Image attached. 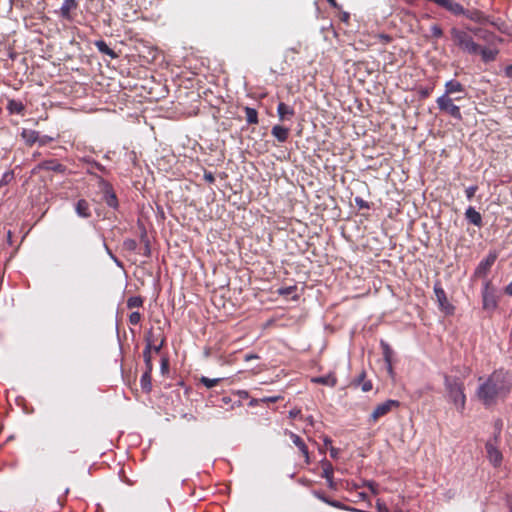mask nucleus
Here are the masks:
<instances>
[{"label":"nucleus","mask_w":512,"mask_h":512,"mask_svg":"<svg viewBox=\"0 0 512 512\" xmlns=\"http://www.w3.org/2000/svg\"><path fill=\"white\" fill-rule=\"evenodd\" d=\"M53 139L50 137V136H42L40 137L39 136V140L37 141L39 143L40 146H44L46 144H48L49 142H51Z\"/></svg>","instance_id":"nucleus-49"},{"label":"nucleus","mask_w":512,"mask_h":512,"mask_svg":"<svg viewBox=\"0 0 512 512\" xmlns=\"http://www.w3.org/2000/svg\"><path fill=\"white\" fill-rule=\"evenodd\" d=\"M99 187L103 193V200L107 206L113 209H117L119 202L112 185L102 177H99Z\"/></svg>","instance_id":"nucleus-6"},{"label":"nucleus","mask_w":512,"mask_h":512,"mask_svg":"<svg viewBox=\"0 0 512 512\" xmlns=\"http://www.w3.org/2000/svg\"><path fill=\"white\" fill-rule=\"evenodd\" d=\"M377 507H378L379 511H382V504L381 503L378 502L377 503Z\"/></svg>","instance_id":"nucleus-63"},{"label":"nucleus","mask_w":512,"mask_h":512,"mask_svg":"<svg viewBox=\"0 0 512 512\" xmlns=\"http://www.w3.org/2000/svg\"><path fill=\"white\" fill-rule=\"evenodd\" d=\"M355 203L359 209H369L370 205L367 201L362 199L361 197H355Z\"/></svg>","instance_id":"nucleus-41"},{"label":"nucleus","mask_w":512,"mask_h":512,"mask_svg":"<svg viewBox=\"0 0 512 512\" xmlns=\"http://www.w3.org/2000/svg\"><path fill=\"white\" fill-rule=\"evenodd\" d=\"M509 512H512V497L511 500L509 501Z\"/></svg>","instance_id":"nucleus-62"},{"label":"nucleus","mask_w":512,"mask_h":512,"mask_svg":"<svg viewBox=\"0 0 512 512\" xmlns=\"http://www.w3.org/2000/svg\"><path fill=\"white\" fill-rule=\"evenodd\" d=\"M378 38H379L380 42L383 44H388L392 41V37L388 34H379Z\"/></svg>","instance_id":"nucleus-46"},{"label":"nucleus","mask_w":512,"mask_h":512,"mask_svg":"<svg viewBox=\"0 0 512 512\" xmlns=\"http://www.w3.org/2000/svg\"><path fill=\"white\" fill-rule=\"evenodd\" d=\"M380 345H381V348H382V353H383V357H384L385 362L388 363L389 366H391L393 350L391 349L389 344H387L384 341H381Z\"/></svg>","instance_id":"nucleus-31"},{"label":"nucleus","mask_w":512,"mask_h":512,"mask_svg":"<svg viewBox=\"0 0 512 512\" xmlns=\"http://www.w3.org/2000/svg\"><path fill=\"white\" fill-rule=\"evenodd\" d=\"M468 29L478 40H483L486 43L491 44L496 39V35L486 29L470 26H468Z\"/></svg>","instance_id":"nucleus-13"},{"label":"nucleus","mask_w":512,"mask_h":512,"mask_svg":"<svg viewBox=\"0 0 512 512\" xmlns=\"http://www.w3.org/2000/svg\"><path fill=\"white\" fill-rule=\"evenodd\" d=\"M141 240L145 243V251H144V255L149 257L150 256V253H151V250H150V245H149V241L147 239V235H146V232H143L142 235H141Z\"/></svg>","instance_id":"nucleus-42"},{"label":"nucleus","mask_w":512,"mask_h":512,"mask_svg":"<svg viewBox=\"0 0 512 512\" xmlns=\"http://www.w3.org/2000/svg\"><path fill=\"white\" fill-rule=\"evenodd\" d=\"M152 371L145 370L140 379V385L144 392L149 393L152 389Z\"/></svg>","instance_id":"nucleus-26"},{"label":"nucleus","mask_w":512,"mask_h":512,"mask_svg":"<svg viewBox=\"0 0 512 512\" xmlns=\"http://www.w3.org/2000/svg\"><path fill=\"white\" fill-rule=\"evenodd\" d=\"M94 45L104 55L109 56L111 59H116L118 57V54L112 50L104 40H96L94 42Z\"/></svg>","instance_id":"nucleus-25"},{"label":"nucleus","mask_w":512,"mask_h":512,"mask_svg":"<svg viewBox=\"0 0 512 512\" xmlns=\"http://www.w3.org/2000/svg\"><path fill=\"white\" fill-rule=\"evenodd\" d=\"M487 458L494 467H499L502 463L501 451L491 442H487L485 445Z\"/></svg>","instance_id":"nucleus-11"},{"label":"nucleus","mask_w":512,"mask_h":512,"mask_svg":"<svg viewBox=\"0 0 512 512\" xmlns=\"http://www.w3.org/2000/svg\"><path fill=\"white\" fill-rule=\"evenodd\" d=\"M477 190H478L477 185L469 186L468 188H466L465 194H466L467 199L471 200L475 196Z\"/></svg>","instance_id":"nucleus-40"},{"label":"nucleus","mask_w":512,"mask_h":512,"mask_svg":"<svg viewBox=\"0 0 512 512\" xmlns=\"http://www.w3.org/2000/svg\"><path fill=\"white\" fill-rule=\"evenodd\" d=\"M123 246L127 250L135 251L138 244H137L136 240H134V239H125L123 242Z\"/></svg>","instance_id":"nucleus-39"},{"label":"nucleus","mask_w":512,"mask_h":512,"mask_svg":"<svg viewBox=\"0 0 512 512\" xmlns=\"http://www.w3.org/2000/svg\"><path fill=\"white\" fill-rule=\"evenodd\" d=\"M504 74L507 78L512 79V64L505 67Z\"/></svg>","instance_id":"nucleus-54"},{"label":"nucleus","mask_w":512,"mask_h":512,"mask_svg":"<svg viewBox=\"0 0 512 512\" xmlns=\"http://www.w3.org/2000/svg\"><path fill=\"white\" fill-rule=\"evenodd\" d=\"M497 257L498 255L496 252H490L485 259L480 261L475 269L474 275L476 277H485L497 260Z\"/></svg>","instance_id":"nucleus-9"},{"label":"nucleus","mask_w":512,"mask_h":512,"mask_svg":"<svg viewBox=\"0 0 512 512\" xmlns=\"http://www.w3.org/2000/svg\"><path fill=\"white\" fill-rule=\"evenodd\" d=\"M92 166L102 173H107V169L102 164H100L98 162H93Z\"/></svg>","instance_id":"nucleus-53"},{"label":"nucleus","mask_w":512,"mask_h":512,"mask_svg":"<svg viewBox=\"0 0 512 512\" xmlns=\"http://www.w3.org/2000/svg\"><path fill=\"white\" fill-rule=\"evenodd\" d=\"M356 385H361V390L363 392H369L373 388L372 382L370 380H366L365 371H362L357 377Z\"/></svg>","instance_id":"nucleus-27"},{"label":"nucleus","mask_w":512,"mask_h":512,"mask_svg":"<svg viewBox=\"0 0 512 512\" xmlns=\"http://www.w3.org/2000/svg\"><path fill=\"white\" fill-rule=\"evenodd\" d=\"M161 369H162V372H164L165 370H168V360L166 358H163L161 361Z\"/></svg>","instance_id":"nucleus-56"},{"label":"nucleus","mask_w":512,"mask_h":512,"mask_svg":"<svg viewBox=\"0 0 512 512\" xmlns=\"http://www.w3.org/2000/svg\"><path fill=\"white\" fill-rule=\"evenodd\" d=\"M322 468H323L322 477L323 478H332L333 473H334L332 464L328 461H325L322 463Z\"/></svg>","instance_id":"nucleus-33"},{"label":"nucleus","mask_w":512,"mask_h":512,"mask_svg":"<svg viewBox=\"0 0 512 512\" xmlns=\"http://www.w3.org/2000/svg\"><path fill=\"white\" fill-rule=\"evenodd\" d=\"M399 405V401L392 399L378 404L370 415L371 421L374 423L377 422L381 417H384L390 413L394 408H398Z\"/></svg>","instance_id":"nucleus-7"},{"label":"nucleus","mask_w":512,"mask_h":512,"mask_svg":"<svg viewBox=\"0 0 512 512\" xmlns=\"http://www.w3.org/2000/svg\"><path fill=\"white\" fill-rule=\"evenodd\" d=\"M289 437H290L291 441L293 442V444L299 449L300 453L303 455V457L305 459V463L307 465H309L311 463V460H310L308 447H307L306 443L304 442V440L299 435H297L291 431L289 432Z\"/></svg>","instance_id":"nucleus-12"},{"label":"nucleus","mask_w":512,"mask_h":512,"mask_svg":"<svg viewBox=\"0 0 512 512\" xmlns=\"http://www.w3.org/2000/svg\"><path fill=\"white\" fill-rule=\"evenodd\" d=\"M444 386L449 400L455 408L463 412L466 404V395L464 393V384L456 377L444 376Z\"/></svg>","instance_id":"nucleus-2"},{"label":"nucleus","mask_w":512,"mask_h":512,"mask_svg":"<svg viewBox=\"0 0 512 512\" xmlns=\"http://www.w3.org/2000/svg\"><path fill=\"white\" fill-rule=\"evenodd\" d=\"M477 55L481 56V59L485 63L492 62L496 60L497 55L499 54V50L497 48H491L486 46H481L478 44Z\"/></svg>","instance_id":"nucleus-14"},{"label":"nucleus","mask_w":512,"mask_h":512,"mask_svg":"<svg viewBox=\"0 0 512 512\" xmlns=\"http://www.w3.org/2000/svg\"><path fill=\"white\" fill-rule=\"evenodd\" d=\"M328 505L334 507V508H338V509H348L345 505H343L341 502L339 501H336V500H331L328 502Z\"/></svg>","instance_id":"nucleus-47"},{"label":"nucleus","mask_w":512,"mask_h":512,"mask_svg":"<svg viewBox=\"0 0 512 512\" xmlns=\"http://www.w3.org/2000/svg\"><path fill=\"white\" fill-rule=\"evenodd\" d=\"M329 452H330L331 458H333V459H337L338 458V455H339V449L338 448L330 447L329 448Z\"/></svg>","instance_id":"nucleus-52"},{"label":"nucleus","mask_w":512,"mask_h":512,"mask_svg":"<svg viewBox=\"0 0 512 512\" xmlns=\"http://www.w3.org/2000/svg\"><path fill=\"white\" fill-rule=\"evenodd\" d=\"M296 290V287L295 286H289V287H285V288H280L278 290V293L280 295H290L292 294L294 291Z\"/></svg>","instance_id":"nucleus-43"},{"label":"nucleus","mask_w":512,"mask_h":512,"mask_svg":"<svg viewBox=\"0 0 512 512\" xmlns=\"http://www.w3.org/2000/svg\"><path fill=\"white\" fill-rule=\"evenodd\" d=\"M166 338L161 331L157 334L151 333L150 336L146 337V347L151 346V352L159 353L165 345Z\"/></svg>","instance_id":"nucleus-10"},{"label":"nucleus","mask_w":512,"mask_h":512,"mask_svg":"<svg viewBox=\"0 0 512 512\" xmlns=\"http://www.w3.org/2000/svg\"><path fill=\"white\" fill-rule=\"evenodd\" d=\"M75 211L77 215L81 218H89L92 215L90 204L86 199H79L76 202Z\"/></svg>","instance_id":"nucleus-18"},{"label":"nucleus","mask_w":512,"mask_h":512,"mask_svg":"<svg viewBox=\"0 0 512 512\" xmlns=\"http://www.w3.org/2000/svg\"><path fill=\"white\" fill-rule=\"evenodd\" d=\"M77 6L78 3L76 0H64L60 9L61 16L66 20H71V11L76 9Z\"/></svg>","instance_id":"nucleus-24"},{"label":"nucleus","mask_w":512,"mask_h":512,"mask_svg":"<svg viewBox=\"0 0 512 512\" xmlns=\"http://www.w3.org/2000/svg\"><path fill=\"white\" fill-rule=\"evenodd\" d=\"M431 30V37L439 39L443 36V30L438 24H433L430 28Z\"/></svg>","instance_id":"nucleus-37"},{"label":"nucleus","mask_w":512,"mask_h":512,"mask_svg":"<svg viewBox=\"0 0 512 512\" xmlns=\"http://www.w3.org/2000/svg\"><path fill=\"white\" fill-rule=\"evenodd\" d=\"M14 178L15 176L13 171H6L0 179V186L8 185L14 180Z\"/></svg>","instance_id":"nucleus-35"},{"label":"nucleus","mask_w":512,"mask_h":512,"mask_svg":"<svg viewBox=\"0 0 512 512\" xmlns=\"http://www.w3.org/2000/svg\"><path fill=\"white\" fill-rule=\"evenodd\" d=\"M313 494H314V496H316L318 499H320L321 501H323L326 504H328V502L330 501V499L328 497H326L325 494L322 492L314 491Z\"/></svg>","instance_id":"nucleus-48"},{"label":"nucleus","mask_w":512,"mask_h":512,"mask_svg":"<svg viewBox=\"0 0 512 512\" xmlns=\"http://www.w3.org/2000/svg\"><path fill=\"white\" fill-rule=\"evenodd\" d=\"M6 109L10 114H17L23 116L25 113V105L20 100L9 99Z\"/></svg>","instance_id":"nucleus-21"},{"label":"nucleus","mask_w":512,"mask_h":512,"mask_svg":"<svg viewBox=\"0 0 512 512\" xmlns=\"http://www.w3.org/2000/svg\"><path fill=\"white\" fill-rule=\"evenodd\" d=\"M244 112L248 124H258L259 119L258 112L256 109L247 106L244 108Z\"/></svg>","instance_id":"nucleus-28"},{"label":"nucleus","mask_w":512,"mask_h":512,"mask_svg":"<svg viewBox=\"0 0 512 512\" xmlns=\"http://www.w3.org/2000/svg\"><path fill=\"white\" fill-rule=\"evenodd\" d=\"M144 299L141 296L129 297L126 301L128 309L140 308L143 306Z\"/></svg>","instance_id":"nucleus-30"},{"label":"nucleus","mask_w":512,"mask_h":512,"mask_svg":"<svg viewBox=\"0 0 512 512\" xmlns=\"http://www.w3.org/2000/svg\"><path fill=\"white\" fill-rule=\"evenodd\" d=\"M38 168L41 170L54 171L60 174H63L66 171V166L54 159L45 160L41 162L38 165Z\"/></svg>","instance_id":"nucleus-16"},{"label":"nucleus","mask_w":512,"mask_h":512,"mask_svg":"<svg viewBox=\"0 0 512 512\" xmlns=\"http://www.w3.org/2000/svg\"><path fill=\"white\" fill-rule=\"evenodd\" d=\"M331 444H332V440H331V438H329V437H325V438H324V446H325L326 448H330V447H332V446H331Z\"/></svg>","instance_id":"nucleus-59"},{"label":"nucleus","mask_w":512,"mask_h":512,"mask_svg":"<svg viewBox=\"0 0 512 512\" xmlns=\"http://www.w3.org/2000/svg\"><path fill=\"white\" fill-rule=\"evenodd\" d=\"M482 302L485 310H494L497 307L495 291L490 280L485 281L482 290Z\"/></svg>","instance_id":"nucleus-8"},{"label":"nucleus","mask_w":512,"mask_h":512,"mask_svg":"<svg viewBox=\"0 0 512 512\" xmlns=\"http://www.w3.org/2000/svg\"><path fill=\"white\" fill-rule=\"evenodd\" d=\"M220 381H221L220 378L211 379V378H208L205 376H202L200 378V383H202L207 388H212V387L218 385L220 383Z\"/></svg>","instance_id":"nucleus-34"},{"label":"nucleus","mask_w":512,"mask_h":512,"mask_svg":"<svg viewBox=\"0 0 512 512\" xmlns=\"http://www.w3.org/2000/svg\"><path fill=\"white\" fill-rule=\"evenodd\" d=\"M327 2L333 7V8H336V9H340V5L337 3L336 0H327Z\"/></svg>","instance_id":"nucleus-60"},{"label":"nucleus","mask_w":512,"mask_h":512,"mask_svg":"<svg viewBox=\"0 0 512 512\" xmlns=\"http://www.w3.org/2000/svg\"><path fill=\"white\" fill-rule=\"evenodd\" d=\"M358 496H359V498H360L361 500H363V501H366V500L368 499L367 494H366V493H364V492L359 493V494H358Z\"/></svg>","instance_id":"nucleus-61"},{"label":"nucleus","mask_w":512,"mask_h":512,"mask_svg":"<svg viewBox=\"0 0 512 512\" xmlns=\"http://www.w3.org/2000/svg\"><path fill=\"white\" fill-rule=\"evenodd\" d=\"M21 138L24 140L25 144L28 146H32L39 140V132L31 129H22Z\"/></svg>","instance_id":"nucleus-23"},{"label":"nucleus","mask_w":512,"mask_h":512,"mask_svg":"<svg viewBox=\"0 0 512 512\" xmlns=\"http://www.w3.org/2000/svg\"><path fill=\"white\" fill-rule=\"evenodd\" d=\"M290 129L281 125L272 127L271 134L281 143L286 142L289 137Z\"/></svg>","instance_id":"nucleus-22"},{"label":"nucleus","mask_w":512,"mask_h":512,"mask_svg":"<svg viewBox=\"0 0 512 512\" xmlns=\"http://www.w3.org/2000/svg\"><path fill=\"white\" fill-rule=\"evenodd\" d=\"M433 289L439 309L446 315H453L455 312V307L448 301L446 292L443 289L441 282L436 281Z\"/></svg>","instance_id":"nucleus-5"},{"label":"nucleus","mask_w":512,"mask_h":512,"mask_svg":"<svg viewBox=\"0 0 512 512\" xmlns=\"http://www.w3.org/2000/svg\"><path fill=\"white\" fill-rule=\"evenodd\" d=\"M301 414V410L300 409H297V408H294L290 411V417L291 418H296L298 417L299 415Z\"/></svg>","instance_id":"nucleus-55"},{"label":"nucleus","mask_w":512,"mask_h":512,"mask_svg":"<svg viewBox=\"0 0 512 512\" xmlns=\"http://www.w3.org/2000/svg\"><path fill=\"white\" fill-rule=\"evenodd\" d=\"M476 397L485 407H492L506 398L512 390V377L503 369L493 371L487 378L480 377Z\"/></svg>","instance_id":"nucleus-1"},{"label":"nucleus","mask_w":512,"mask_h":512,"mask_svg":"<svg viewBox=\"0 0 512 512\" xmlns=\"http://www.w3.org/2000/svg\"><path fill=\"white\" fill-rule=\"evenodd\" d=\"M277 115L280 121L291 120L295 115L294 108L280 102L277 106Z\"/></svg>","instance_id":"nucleus-17"},{"label":"nucleus","mask_w":512,"mask_h":512,"mask_svg":"<svg viewBox=\"0 0 512 512\" xmlns=\"http://www.w3.org/2000/svg\"><path fill=\"white\" fill-rule=\"evenodd\" d=\"M142 316L139 312H132L129 315V323L131 325H138L141 322Z\"/></svg>","instance_id":"nucleus-38"},{"label":"nucleus","mask_w":512,"mask_h":512,"mask_svg":"<svg viewBox=\"0 0 512 512\" xmlns=\"http://www.w3.org/2000/svg\"><path fill=\"white\" fill-rule=\"evenodd\" d=\"M465 218L467 221L477 227H481L483 225L481 214L476 211V209L472 206H469L465 211Z\"/></svg>","instance_id":"nucleus-19"},{"label":"nucleus","mask_w":512,"mask_h":512,"mask_svg":"<svg viewBox=\"0 0 512 512\" xmlns=\"http://www.w3.org/2000/svg\"><path fill=\"white\" fill-rule=\"evenodd\" d=\"M464 99V96H456V97H447V96H440L436 99L437 106L439 110L452 118L461 121L462 120V114L460 107L456 104H454V101H460Z\"/></svg>","instance_id":"nucleus-4"},{"label":"nucleus","mask_w":512,"mask_h":512,"mask_svg":"<svg viewBox=\"0 0 512 512\" xmlns=\"http://www.w3.org/2000/svg\"><path fill=\"white\" fill-rule=\"evenodd\" d=\"M450 35L454 45L461 51L470 55H477L478 43L474 41V35L469 31L468 26L466 29L453 27L450 29Z\"/></svg>","instance_id":"nucleus-3"},{"label":"nucleus","mask_w":512,"mask_h":512,"mask_svg":"<svg viewBox=\"0 0 512 512\" xmlns=\"http://www.w3.org/2000/svg\"><path fill=\"white\" fill-rule=\"evenodd\" d=\"M339 19H340L341 22L349 24L350 14L348 12H346V11H341L339 13Z\"/></svg>","instance_id":"nucleus-45"},{"label":"nucleus","mask_w":512,"mask_h":512,"mask_svg":"<svg viewBox=\"0 0 512 512\" xmlns=\"http://www.w3.org/2000/svg\"><path fill=\"white\" fill-rule=\"evenodd\" d=\"M432 89L431 88H423L420 90L421 98H427L430 96Z\"/></svg>","instance_id":"nucleus-51"},{"label":"nucleus","mask_w":512,"mask_h":512,"mask_svg":"<svg viewBox=\"0 0 512 512\" xmlns=\"http://www.w3.org/2000/svg\"><path fill=\"white\" fill-rule=\"evenodd\" d=\"M277 399H278L277 397H274V398H270L268 400L271 401V402H275V401H277Z\"/></svg>","instance_id":"nucleus-64"},{"label":"nucleus","mask_w":512,"mask_h":512,"mask_svg":"<svg viewBox=\"0 0 512 512\" xmlns=\"http://www.w3.org/2000/svg\"><path fill=\"white\" fill-rule=\"evenodd\" d=\"M315 383L334 387L337 384V378L334 375L316 377L312 380Z\"/></svg>","instance_id":"nucleus-29"},{"label":"nucleus","mask_w":512,"mask_h":512,"mask_svg":"<svg viewBox=\"0 0 512 512\" xmlns=\"http://www.w3.org/2000/svg\"><path fill=\"white\" fill-rule=\"evenodd\" d=\"M143 358H144L146 370L152 371L153 364H152V356H151V346L145 347V349L143 351Z\"/></svg>","instance_id":"nucleus-32"},{"label":"nucleus","mask_w":512,"mask_h":512,"mask_svg":"<svg viewBox=\"0 0 512 512\" xmlns=\"http://www.w3.org/2000/svg\"><path fill=\"white\" fill-rule=\"evenodd\" d=\"M505 294L512 296V281L505 287Z\"/></svg>","instance_id":"nucleus-57"},{"label":"nucleus","mask_w":512,"mask_h":512,"mask_svg":"<svg viewBox=\"0 0 512 512\" xmlns=\"http://www.w3.org/2000/svg\"><path fill=\"white\" fill-rule=\"evenodd\" d=\"M363 486H367L371 492L373 494H377L378 493V490H377V484L375 482H372V481H365Z\"/></svg>","instance_id":"nucleus-44"},{"label":"nucleus","mask_w":512,"mask_h":512,"mask_svg":"<svg viewBox=\"0 0 512 512\" xmlns=\"http://www.w3.org/2000/svg\"><path fill=\"white\" fill-rule=\"evenodd\" d=\"M455 93H462L465 97L466 92L463 84L457 80H449L445 83V92L442 96L452 97Z\"/></svg>","instance_id":"nucleus-15"},{"label":"nucleus","mask_w":512,"mask_h":512,"mask_svg":"<svg viewBox=\"0 0 512 512\" xmlns=\"http://www.w3.org/2000/svg\"><path fill=\"white\" fill-rule=\"evenodd\" d=\"M204 179L205 181H207L208 183H214L215 182V177L214 175L212 174V172H205L204 173Z\"/></svg>","instance_id":"nucleus-50"},{"label":"nucleus","mask_w":512,"mask_h":512,"mask_svg":"<svg viewBox=\"0 0 512 512\" xmlns=\"http://www.w3.org/2000/svg\"><path fill=\"white\" fill-rule=\"evenodd\" d=\"M441 7L456 16L465 14L464 7L460 3L455 2L454 0H444Z\"/></svg>","instance_id":"nucleus-20"},{"label":"nucleus","mask_w":512,"mask_h":512,"mask_svg":"<svg viewBox=\"0 0 512 512\" xmlns=\"http://www.w3.org/2000/svg\"><path fill=\"white\" fill-rule=\"evenodd\" d=\"M467 18L470 20L476 21V22H482L484 20V16L480 11H474V12H468L464 14Z\"/></svg>","instance_id":"nucleus-36"},{"label":"nucleus","mask_w":512,"mask_h":512,"mask_svg":"<svg viewBox=\"0 0 512 512\" xmlns=\"http://www.w3.org/2000/svg\"><path fill=\"white\" fill-rule=\"evenodd\" d=\"M325 479L327 480L329 488H331V489H335L336 488V485H335V482L333 480V477L332 478H325Z\"/></svg>","instance_id":"nucleus-58"}]
</instances>
